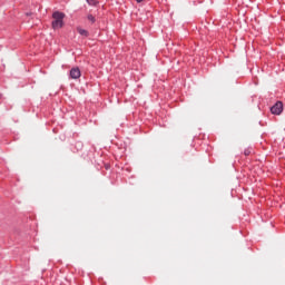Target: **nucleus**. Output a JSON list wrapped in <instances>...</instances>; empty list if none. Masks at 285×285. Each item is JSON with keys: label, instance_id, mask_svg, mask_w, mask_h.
Wrapping results in <instances>:
<instances>
[{"label": "nucleus", "instance_id": "f257e3e1", "mask_svg": "<svg viewBox=\"0 0 285 285\" xmlns=\"http://www.w3.org/2000/svg\"><path fill=\"white\" fill-rule=\"evenodd\" d=\"M52 18L53 30H59V28H63V19L66 18V13L56 11L53 12Z\"/></svg>", "mask_w": 285, "mask_h": 285}, {"label": "nucleus", "instance_id": "0eeeda50", "mask_svg": "<svg viewBox=\"0 0 285 285\" xmlns=\"http://www.w3.org/2000/svg\"><path fill=\"white\" fill-rule=\"evenodd\" d=\"M244 155L248 157V155H250V149L245 150Z\"/></svg>", "mask_w": 285, "mask_h": 285}, {"label": "nucleus", "instance_id": "f03ea898", "mask_svg": "<svg viewBox=\"0 0 285 285\" xmlns=\"http://www.w3.org/2000/svg\"><path fill=\"white\" fill-rule=\"evenodd\" d=\"M284 110V105L282 101H277L272 108L271 112L272 115H282V111Z\"/></svg>", "mask_w": 285, "mask_h": 285}, {"label": "nucleus", "instance_id": "39448f33", "mask_svg": "<svg viewBox=\"0 0 285 285\" xmlns=\"http://www.w3.org/2000/svg\"><path fill=\"white\" fill-rule=\"evenodd\" d=\"M87 19H88V21H90L91 23H95V21H96L95 16H92V14H89V16L87 17Z\"/></svg>", "mask_w": 285, "mask_h": 285}, {"label": "nucleus", "instance_id": "423d86ee", "mask_svg": "<svg viewBox=\"0 0 285 285\" xmlns=\"http://www.w3.org/2000/svg\"><path fill=\"white\" fill-rule=\"evenodd\" d=\"M87 3L89 4V6H97V0H87Z\"/></svg>", "mask_w": 285, "mask_h": 285}, {"label": "nucleus", "instance_id": "20e7f679", "mask_svg": "<svg viewBox=\"0 0 285 285\" xmlns=\"http://www.w3.org/2000/svg\"><path fill=\"white\" fill-rule=\"evenodd\" d=\"M77 32H79V35H81V37H88V31L82 29L81 27L77 28Z\"/></svg>", "mask_w": 285, "mask_h": 285}, {"label": "nucleus", "instance_id": "6e6552de", "mask_svg": "<svg viewBox=\"0 0 285 285\" xmlns=\"http://www.w3.org/2000/svg\"><path fill=\"white\" fill-rule=\"evenodd\" d=\"M137 1V3H141V1H144V0H136Z\"/></svg>", "mask_w": 285, "mask_h": 285}, {"label": "nucleus", "instance_id": "7ed1b4c3", "mask_svg": "<svg viewBox=\"0 0 285 285\" xmlns=\"http://www.w3.org/2000/svg\"><path fill=\"white\" fill-rule=\"evenodd\" d=\"M79 77H81V70L79 69V67H75L70 70V78L71 79H79Z\"/></svg>", "mask_w": 285, "mask_h": 285}]
</instances>
